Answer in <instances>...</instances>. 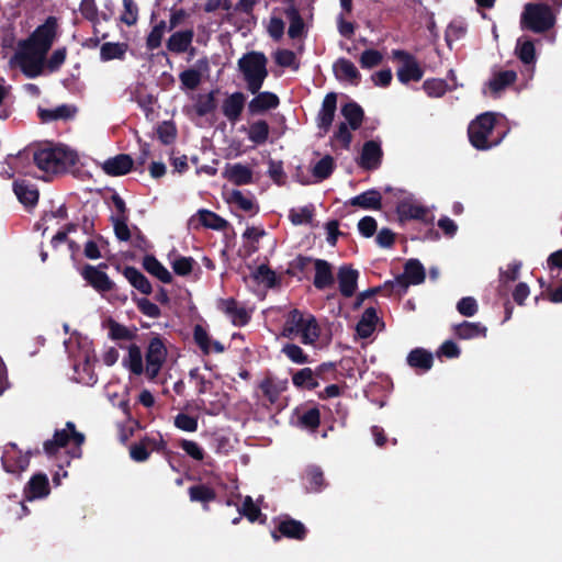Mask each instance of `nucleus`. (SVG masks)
I'll return each instance as SVG.
<instances>
[{"label":"nucleus","mask_w":562,"mask_h":562,"mask_svg":"<svg viewBox=\"0 0 562 562\" xmlns=\"http://www.w3.org/2000/svg\"><path fill=\"white\" fill-rule=\"evenodd\" d=\"M75 113L76 109L67 104H61L56 109H38V116L44 123L58 120H68L71 119Z\"/></svg>","instance_id":"ea45409f"},{"label":"nucleus","mask_w":562,"mask_h":562,"mask_svg":"<svg viewBox=\"0 0 562 562\" xmlns=\"http://www.w3.org/2000/svg\"><path fill=\"white\" fill-rule=\"evenodd\" d=\"M425 268L418 259H409L404 266V272L398 274L394 281H389L384 288L396 289L398 293H404L411 284L417 285L425 281Z\"/></svg>","instance_id":"1a4fd4ad"},{"label":"nucleus","mask_w":562,"mask_h":562,"mask_svg":"<svg viewBox=\"0 0 562 562\" xmlns=\"http://www.w3.org/2000/svg\"><path fill=\"white\" fill-rule=\"evenodd\" d=\"M105 327L109 329V337L112 340H133L136 338V328L131 330L126 326L120 324L112 317H109L105 323Z\"/></svg>","instance_id":"37998d69"},{"label":"nucleus","mask_w":562,"mask_h":562,"mask_svg":"<svg viewBox=\"0 0 562 562\" xmlns=\"http://www.w3.org/2000/svg\"><path fill=\"white\" fill-rule=\"evenodd\" d=\"M227 201L229 203L236 204L240 210H243L245 212H248V213L256 214L259 211L258 205H256L255 202L251 199L246 198L243 194V192L239 191V190H233L229 193V196H228Z\"/></svg>","instance_id":"5fc2aeb1"},{"label":"nucleus","mask_w":562,"mask_h":562,"mask_svg":"<svg viewBox=\"0 0 562 562\" xmlns=\"http://www.w3.org/2000/svg\"><path fill=\"white\" fill-rule=\"evenodd\" d=\"M167 358V348L159 335L154 336L147 346L145 353L146 369L145 374L149 380H155Z\"/></svg>","instance_id":"9d476101"},{"label":"nucleus","mask_w":562,"mask_h":562,"mask_svg":"<svg viewBox=\"0 0 562 562\" xmlns=\"http://www.w3.org/2000/svg\"><path fill=\"white\" fill-rule=\"evenodd\" d=\"M72 440L78 449L83 445L86 437L77 431L72 422H67L64 429H56L53 439L46 440L43 445L44 452L48 457L55 456L60 448H65Z\"/></svg>","instance_id":"0eeeda50"},{"label":"nucleus","mask_w":562,"mask_h":562,"mask_svg":"<svg viewBox=\"0 0 562 562\" xmlns=\"http://www.w3.org/2000/svg\"><path fill=\"white\" fill-rule=\"evenodd\" d=\"M454 335L459 339L468 340L473 338H485L487 328L481 323L462 322L453 327Z\"/></svg>","instance_id":"f704fd0d"},{"label":"nucleus","mask_w":562,"mask_h":562,"mask_svg":"<svg viewBox=\"0 0 562 562\" xmlns=\"http://www.w3.org/2000/svg\"><path fill=\"white\" fill-rule=\"evenodd\" d=\"M300 426L308 429V430H316L321 424V412L317 407H312L307 411H305L300 417H299Z\"/></svg>","instance_id":"052dcab7"},{"label":"nucleus","mask_w":562,"mask_h":562,"mask_svg":"<svg viewBox=\"0 0 562 562\" xmlns=\"http://www.w3.org/2000/svg\"><path fill=\"white\" fill-rule=\"evenodd\" d=\"M307 536V528L303 522L285 516L279 521L276 529L271 531V537L274 541H279L281 537L302 541Z\"/></svg>","instance_id":"9b49d317"},{"label":"nucleus","mask_w":562,"mask_h":562,"mask_svg":"<svg viewBox=\"0 0 562 562\" xmlns=\"http://www.w3.org/2000/svg\"><path fill=\"white\" fill-rule=\"evenodd\" d=\"M144 441L150 451H156L164 453L166 457L171 454V451L167 449V442L164 440L160 432H157L155 436H144Z\"/></svg>","instance_id":"69168bd1"},{"label":"nucleus","mask_w":562,"mask_h":562,"mask_svg":"<svg viewBox=\"0 0 562 562\" xmlns=\"http://www.w3.org/2000/svg\"><path fill=\"white\" fill-rule=\"evenodd\" d=\"M57 29V19L55 16H48L27 38L20 41L18 46L35 52L37 55L46 56L56 38Z\"/></svg>","instance_id":"423d86ee"},{"label":"nucleus","mask_w":562,"mask_h":562,"mask_svg":"<svg viewBox=\"0 0 562 562\" xmlns=\"http://www.w3.org/2000/svg\"><path fill=\"white\" fill-rule=\"evenodd\" d=\"M515 53L517 57L520 59V61L525 65H530L536 61V48L535 43L527 38H518Z\"/></svg>","instance_id":"8fccbe9b"},{"label":"nucleus","mask_w":562,"mask_h":562,"mask_svg":"<svg viewBox=\"0 0 562 562\" xmlns=\"http://www.w3.org/2000/svg\"><path fill=\"white\" fill-rule=\"evenodd\" d=\"M281 351L288 359H290L294 363L305 364L311 362L308 356L299 345L285 344L282 347Z\"/></svg>","instance_id":"bf43d9fd"},{"label":"nucleus","mask_w":562,"mask_h":562,"mask_svg":"<svg viewBox=\"0 0 562 562\" xmlns=\"http://www.w3.org/2000/svg\"><path fill=\"white\" fill-rule=\"evenodd\" d=\"M281 335L291 340L300 336L303 345H314L321 336V327L314 315L294 308L286 314Z\"/></svg>","instance_id":"f03ea898"},{"label":"nucleus","mask_w":562,"mask_h":562,"mask_svg":"<svg viewBox=\"0 0 562 562\" xmlns=\"http://www.w3.org/2000/svg\"><path fill=\"white\" fill-rule=\"evenodd\" d=\"M157 136L164 145L172 144L177 137L176 125L170 121H164L157 127Z\"/></svg>","instance_id":"680f3d73"},{"label":"nucleus","mask_w":562,"mask_h":562,"mask_svg":"<svg viewBox=\"0 0 562 562\" xmlns=\"http://www.w3.org/2000/svg\"><path fill=\"white\" fill-rule=\"evenodd\" d=\"M218 308L225 313L237 327L246 326L251 319L250 313L234 297L220 300Z\"/></svg>","instance_id":"dca6fc26"},{"label":"nucleus","mask_w":562,"mask_h":562,"mask_svg":"<svg viewBox=\"0 0 562 562\" xmlns=\"http://www.w3.org/2000/svg\"><path fill=\"white\" fill-rule=\"evenodd\" d=\"M383 150L376 140H367L360 154L358 165L364 170H375L382 164Z\"/></svg>","instance_id":"f3484780"},{"label":"nucleus","mask_w":562,"mask_h":562,"mask_svg":"<svg viewBox=\"0 0 562 562\" xmlns=\"http://www.w3.org/2000/svg\"><path fill=\"white\" fill-rule=\"evenodd\" d=\"M45 57L19 46L14 54V58L20 64L23 74L29 78H36L42 75Z\"/></svg>","instance_id":"f8f14e48"},{"label":"nucleus","mask_w":562,"mask_h":562,"mask_svg":"<svg viewBox=\"0 0 562 562\" xmlns=\"http://www.w3.org/2000/svg\"><path fill=\"white\" fill-rule=\"evenodd\" d=\"M337 110V94L329 92L325 95L322 108L316 116V125L323 135L330 131Z\"/></svg>","instance_id":"2eb2a0df"},{"label":"nucleus","mask_w":562,"mask_h":562,"mask_svg":"<svg viewBox=\"0 0 562 562\" xmlns=\"http://www.w3.org/2000/svg\"><path fill=\"white\" fill-rule=\"evenodd\" d=\"M13 192L20 203L26 209L34 207L40 198V192L35 184L25 179H18L13 182Z\"/></svg>","instance_id":"6ab92c4d"},{"label":"nucleus","mask_w":562,"mask_h":562,"mask_svg":"<svg viewBox=\"0 0 562 562\" xmlns=\"http://www.w3.org/2000/svg\"><path fill=\"white\" fill-rule=\"evenodd\" d=\"M252 278L258 283H263L269 289H272L279 284L276 272L265 263L256 268V270L252 272Z\"/></svg>","instance_id":"3c124183"},{"label":"nucleus","mask_w":562,"mask_h":562,"mask_svg":"<svg viewBox=\"0 0 562 562\" xmlns=\"http://www.w3.org/2000/svg\"><path fill=\"white\" fill-rule=\"evenodd\" d=\"M202 226L215 231H223L228 227V222L213 211L202 209L198 212Z\"/></svg>","instance_id":"a18cd8bd"},{"label":"nucleus","mask_w":562,"mask_h":562,"mask_svg":"<svg viewBox=\"0 0 562 562\" xmlns=\"http://www.w3.org/2000/svg\"><path fill=\"white\" fill-rule=\"evenodd\" d=\"M194 37V31L188 29L184 31H177L170 35L167 41V48L175 54H182L188 52Z\"/></svg>","instance_id":"c756f323"},{"label":"nucleus","mask_w":562,"mask_h":562,"mask_svg":"<svg viewBox=\"0 0 562 562\" xmlns=\"http://www.w3.org/2000/svg\"><path fill=\"white\" fill-rule=\"evenodd\" d=\"M392 59L401 64L396 70V76L401 83L407 85L411 81L422 80L424 69L413 54L404 49H393Z\"/></svg>","instance_id":"6e6552de"},{"label":"nucleus","mask_w":562,"mask_h":562,"mask_svg":"<svg viewBox=\"0 0 562 562\" xmlns=\"http://www.w3.org/2000/svg\"><path fill=\"white\" fill-rule=\"evenodd\" d=\"M292 382L296 387L315 390L319 383L314 371L311 368H303L292 375Z\"/></svg>","instance_id":"49530a36"},{"label":"nucleus","mask_w":562,"mask_h":562,"mask_svg":"<svg viewBox=\"0 0 562 562\" xmlns=\"http://www.w3.org/2000/svg\"><path fill=\"white\" fill-rule=\"evenodd\" d=\"M337 277L341 295L351 297L357 290L358 270L345 265L339 268Z\"/></svg>","instance_id":"bb28decb"},{"label":"nucleus","mask_w":562,"mask_h":562,"mask_svg":"<svg viewBox=\"0 0 562 562\" xmlns=\"http://www.w3.org/2000/svg\"><path fill=\"white\" fill-rule=\"evenodd\" d=\"M167 29L166 21H159L149 32L146 38V46L149 50H155L160 47L161 41Z\"/></svg>","instance_id":"4d7b16f0"},{"label":"nucleus","mask_w":562,"mask_h":562,"mask_svg":"<svg viewBox=\"0 0 562 562\" xmlns=\"http://www.w3.org/2000/svg\"><path fill=\"white\" fill-rule=\"evenodd\" d=\"M314 205L310 204L301 209H291L289 212V220L293 225L310 224L314 216Z\"/></svg>","instance_id":"864d4df0"},{"label":"nucleus","mask_w":562,"mask_h":562,"mask_svg":"<svg viewBox=\"0 0 562 562\" xmlns=\"http://www.w3.org/2000/svg\"><path fill=\"white\" fill-rule=\"evenodd\" d=\"M401 221L424 220L427 215V209L423 205L401 202L396 207Z\"/></svg>","instance_id":"c03bdc74"},{"label":"nucleus","mask_w":562,"mask_h":562,"mask_svg":"<svg viewBox=\"0 0 562 562\" xmlns=\"http://www.w3.org/2000/svg\"><path fill=\"white\" fill-rule=\"evenodd\" d=\"M127 367L130 371L135 375L144 373L143 356L142 350L137 345H131L128 347Z\"/></svg>","instance_id":"6e6d98bb"},{"label":"nucleus","mask_w":562,"mask_h":562,"mask_svg":"<svg viewBox=\"0 0 562 562\" xmlns=\"http://www.w3.org/2000/svg\"><path fill=\"white\" fill-rule=\"evenodd\" d=\"M83 280L99 293L111 292L115 284L105 271L94 268L92 265H85L80 271Z\"/></svg>","instance_id":"4468645a"},{"label":"nucleus","mask_w":562,"mask_h":562,"mask_svg":"<svg viewBox=\"0 0 562 562\" xmlns=\"http://www.w3.org/2000/svg\"><path fill=\"white\" fill-rule=\"evenodd\" d=\"M268 176L276 184L284 186L286 182V175L283 169V162L281 160L269 159Z\"/></svg>","instance_id":"e2e57ef3"},{"label":"nucleus","mask_w":562,"mask_h":562,"mask_svg":"<svg viewBox=\"0 0 562 562\" xmlns=\"http://www.w3.org/2000/svg\"><path fill=\"white\" fill-rule=\"evenodd\" d=\"M517 80V72L514 70H502L494 74L493 78L488 81V87L493 93H498L509 86L514 85Z\"/></svg>","instance_id":"79ce46f5"},{"label":"nucleus","mask_w":562,"mask_h":562,"mask_svg":"<svg viewBox=\"0 0 562 562\" xmlns=\"http://www.w3.org/2000/svg\"><path fill=\"white\" fill-rule=\"evenodd\" d=\"M379 321L376 310L374 307H368L364 310L361 315L359 322L356 326L357 335L360 338L367 339L369 338L373 331L375 330V325Z\"/></svg>","instance_id":"473e14b6"},{"label":"nucleus","mask_w":562,"mask_h":562,"mask_svg":"<svg viewBox=\"0 0 562 562\" xmlns=\"http://www.w3.org/2000/svg\"><path fill=\"white\" fill-rule=\"evenodd\" d=\"M144 269L162 283H171L172 276L167 268L153 255H146L143 259Z\"/></svg>","instance_id":"e433bc0d"},{"label":"nucleus","mask_w":562,"mask_h":562,"mask_svg":"<svg viewBox=\"0 0 562 562\" xmlns=\"http://www.w3.org/2000/svg\"><path fill=\"white\" fill-rule=\"evenodd\" d=\"M134 166L133 158L127 154H119L106 159L102 164V170L111 177H119L128 173Z\"/></svg>","instance_id":"b1692460"},{"label":"nucleus","mask_w":562,"mask_h":562,"mask_svg":"<svg viewBox=\"0 0 562 562\" xmlns=\"http://www.w3.org/2000/svg\"><path fill=\"white\" fill-rule=\"evenodd\" d=\"M246 103L243 92L236 91L229 94L222 103L223 115L233 124L240 120Z\"/></svg>","instance_id":"aec40b11"},{"label":"nucleus","mask_w":562,"mask_h":562,"mask_svg":"<svg viewBox=\"0 0 562 562\" xmlns=\"http://www.w3.org/2000/svg\"><path fill=\"white\" fill-rule=\"evenodd\" d=\"M194 263L195 260L192 257L180 256L172 261L171 267L177 276L186 277L192 272Z\"/></svg>","instance_id":"774afa93"},{"label":"nucleus","mask_w":562,"mask_h":562,"mask_svg":"<svg viewBox=\"0 0 562 562\" xmlns=\"http://www.w3.org/2000/svg\"><path fill=\"white\" fill-rule=\"evenodd\" d=\"M33 161L47 173H64L78 162V155L64 146L43 147L33 151Z\"/></svg>","instance_id":"7ed1b4c3"},{"label":"nucleus","mask_w":562,"mask_h":562,"mask_svg":"<svg viewBox=\"0 0 562 562\" xmlns=\"http://www.w3.org/2000/svg\"><path fill=\"white\" fill-rule=\"evenodd\" d=\"M448 83L443 79L431 78L423 83V89L430 98H440L447 92Z\"/></svg>","instance_id":"13d9d810"},{"label":"nucleus","mask_w":562,"mask_h":562,"mask_svg":"<svg viewBox=\"0 0 562 562\" xmlns=\"http://www.w3.org/2000/svg\"><path fill=\"white\" fill-rule=\"evenodd\" d=\"M128 49L127 43H103L100 47V59L102 61H110L113 59L123 60Z\"/></svg>","instance_id":"a19ab883"},{"label":"nucleus","mask_w":562,"mask_h":562,"mask_svg":"<svg viewBox=\"0 0 562 562\" xmlns=\"http://www.w3.org/2000/svg\"><path fill=\"white\" fill-rule=\"evenodd\" d=\"M123 276L127 279L131 285L137 289L140 293L149 295L153 292V286L147 277L142 273L137 268L127 266L123 270Z\"/></svg>","instance_id":"72a5a7b5"},{"label":"nucleus","mask_w":562,"mask_h":562,"mask_svg":"<svg viewBox=\"0 0 562 562\" xmlns=\"http://www.w3.org/2000/svg\"><path fill=\"white\" fill-rule=\"evenodd\" d=\"M25 495L29 499L42 498L49 494V482L46 474H34L25 487Z\"/></svg>","instance_id":"2f4dec72"},{"label":"nucleus","mask_w":562,"mask_h":562,"mask_svg":"<svg viewBox=\"0 0 562 562\" xmlns=\"http://www.w3.org/2000/svg\"><path fill=\"white\" fill-rule=\"evenodd\" d=\"M562 7L549 2H528L520 14V27L535 34H543L554 27Z\"/></svg>","instance_id":"f257e3e1"},{"label":"nucleus","mask_w":562,"mask_h":562,"mask_svg":"<svg viewBox=\"0 0 562 562\" xmlns=\"http://www.w3.org/2000/svg\"><path fill=\"white\" fill-rule=\"evenodd\" d=\"M315 276L313 284L317 290H325L334 285L335 278L331 265L324 259H314Z\"/></svg>","instance_id":"a878e982"},{"label":"nucleus","mask_w":562,"mask_h":562,"mask_svg":"<svg viewBox=\"0 0 562 562\" xmlns=\"http://www.w3.org/2000/svg\"><path fill=\"white\" fill-rule=\"evenodd\" d=\"M333 71L339 81H348L353 86H358L361 81V74L355 64L345 57H340L335 61Z\"/></svg>","instance_id":"5701e85b"},{"label":"nucleus","mask_w":562,"mask_h":562,"mask_svg":"<svg viewBox=\"0 0 562 562\" xmlns=\"http://www.w3.org/2000/svg\"><path fill=\"white\" fill-rule=\"evenodd\" d=\"M496 126V114L485 112L477 115L468 126L470 144L477 150H488L497 146L503 136L492 138Z\"/></svg>","instance_id":"39448f33"},{"label":"nucleus","mask_w":562,"mask_h":562,"mask_svg":"<svg viewBox=\"0 0 562 562\" xmlns=\"http://www.w3.org/2000/svg\"><path fill=\"white\" fill-rule=\"evenodd\" d=\"M267 64L266 55L257 50L248 52L238 59V69L251 93H257L268 77Z\"/></svg>","instance_id":"20e7f679"},{"label":"nucleus","mask_w":562,"mask_h":562,"mask_svg":"<svg viewBox=\"0 0 562 562\" xmlns=\"http://www.w3.org/2000/svg\"><path fill=\"white\" fill-rule=\"evenodd\" d=\"M209 60L206 57L198 59L195 68H188L179 74L181 88L187 90H195L202 82V72L209 71Z\"/></svg>","instance_id":"a211bd4d"},{"label":"nucleus","mask_w":562,"mask_h":562,"mask_svg":"<svg viewBox=\"0 0 562 562\" xmlns=\"http://www.w3.org/2000/svg\"><path fill=\"white\" fill-rule=\"evenodd\" d=\"M223 177L237 187L254 182L251 168L240 162L227 164Z\"/></svg>","instance_id":"4be33fe9"},{"label":"nucleus","mask_w":562,"mask_h":562,"mask_svg":"<svg viewBox=\"0 0 562 562\" xmlns=\"http://www.w3.org/2000/svg\"><path fill=\"white\" fill-rule=\"evenodd\" d=\"M218 89L211 90L206 94H199L194 104L193 110L199 117H204L213 113L217 109L216 95Z\"/></svg>","instance_id":"c9c22d12"},{"label":"nucleus","mask_w":562,"mask_h":562,"mask_svg":"<svg viewBox=\"0 0 562 562\" xmlns=\"http://www.w3.org/2000/svg\"><path fill=\"white\" fill-rule=\"evenodd\" d=\"M193 340L204 355L211 352V338L206 329L200 324H196L193 328Z\"/></svg>","instance_id":"0e129e2a"},{"label":"nucleus","mask_w":562,"mask_h":562,"mask_svg":"<svg viewBox=\"0 0 562 562\" xmlns=\"http://www.w3.org/2000/svg\"><path fill=\"white\" fill-rule=\"evenodd\" d=\"M341 114L347 121V125L353 131L360 128L363 119V109L355 101L347 102L341 106Z\"/></svg>","instance_id":"58836bf2"},{"label":"nucleus","mask_w":562,"mask_h":562,"mask_svg":"<svg viewBox=\"0 0 562 562\" xmlns=\"http://www.w3.org/2000/svg\"><path fill=\"white\" fill-rule=\"evenodd\" d=\"M238 513L245 516L250 522L259 521L266 524L267 515L262 514L261 509L254 503L251 496H246L243 506L238 508Z\"/></svg>","instance_id":"de8ad7c7"},{"label":"nucleus","mask_w":562,"mask_h":562,"mask_svg":"<svg viewBox=\"0 0 562 562\" xmlns=\"http://www.w3.org/2000/svg\"><path fill=\"white\" fill-rule=\"evenodd\" d=\"M256 95L248 103V112L250 115L262 114L268 110L277 109L280 104L279 97L270 91L255 93Z\"/></svg>","instance_id":"412c9836"},{"label":"nucleus","mask_w":562,"mask_h":562,"mask_svg":"<svg viewBox=\"0 0 562 562\" xmlns=\"http://www.w3.org/2000/svg\"><path fill=\"white\" fill-rule=\"evenodd\" d=\"M2 467L8 473L20 474L30 464V458L22 454L16 445L10 442L5 446L1 457Z\"/></svg>","instance_id":"ddd939ff"},{"label":"nucleus","mask_w":562,"mask_h":562,"mask_svg":"<svg viewBox=\"0 0 562 562\" xmlns=\"http://www.w3.org/2000/svg\"><path fill=\"white\" fill-rule=\"evenodd\" d=\"M382 60L383 55L381 52L370 48L362 52L359 63L363 69H371L379 66Z\"/></svg>","instance_id":"338daca9"},{"label":"nucleus","mask_w":562,"mask_h":562,"mask_svg":"<svg viewBox=\"0 0 562 562\" xmlns=\"http://www.w3.org/2000/svg\"><path fill=\"white\" fill-rule=\"evenodd\" d=\"M407 364L417 372L425 373L434 366V356L430 351L417 347L412 349L406 357Z\"/></svg>","instance_id":"393cba45"},{"label":"nucleus","mask_w":562,"mask_h":562,"mask_svg":"<svg viewBox=\"0 0 562 562\" xmlns=\"http://www.w3.org/2000/svg\"><path fill=\"white\" fill-rule=\"evenodd\" d=\"M334 169V158L329 155H326L316 162V165L313 167L312 172L316 180L323 181L331 176Z\"/></svg>","instance_id":"603ef678"},{"label":"nucleus","mask_w":562,"mask_h":562,"mask_svg":"<svg viewBox=\"0 0 562 562\" xmlns=\"http://www.w3.org/2000/svg\"><path fill=\"white\" fill-rule=\"evenodd\" d=\"M284 14L289 20L288 35L291 40L301 38L306 34V26L304 20L294 4H290L284 10Z\"/></svg>","instance_id":"7c9ffc66"},{"label":"nucleus","mask_w":562,"mask_h":562,"mask_svg":"<svg viewBox=\"0 0 562 562\" xmlns=\"http://www.w3.org/2000/svg\"><path fill=\"white\" fill-rule=\"evenodd\" d=\"M348 203L363 210L380 211L382 209V195L379 190L370 189L351 198Z\"/></svg>","instance_id":"c85d7f7f"},{"label":"nucleus","mask_w":562,"mask_h":562,"mask_svg":"<svg viewBox=\"0 0 562 562\" xmlns=\"http://www.w3.org/2000/svg\"><path fill=\"white\" fill-rule=\"evenodd\" d=\"M270 134V127L267 121L258 120L250 124L248 130V138L256 145L265 144Z\"/></svg>","instance_id":"09e8293b"},{"label":"nucleus","mask_w":562,"mask_h":562,"mask_svg":"<svg viewBox=\"0 0 562 562\" xmlns=\"http://www.w3.org/2000/svg\"><path fill=\"white\" fill-rule=\"evenodd\" d=\"M189 499L192 503H199L204 510L210 509V503L217 497L216 491L207 484L199 483L188 488Z\"/></svg>","instance_id":"cd10ccee"},{"label":"nucleus","mask_w":562,"mask_h":562,"mask_svg":"<svg viewBox=\"0 0 562 562\" xmlns=\"http://www.w3.org/2000/svg\"><path fill=\"white\" fill-rule=\"evenodd\" d=\"M304 480L308 492L318 493L327 486L324 472L318 465H308L304 472Z\"/></svg>","instance_id":"4c0bfd02"}]
</instances>
